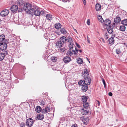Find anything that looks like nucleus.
Returning <instances> with one entry per match:
<instances>
[{"label":"nucleus","instance_id":"obj_29","mask_svg":"<svg viewBox=\"0 0 127 127\" xmlns=\"http://www.w3.org/2000/svg\"><path fill=\"white\" fill-rule=\"evenodd\" d=\"M121 23L122 24L127 26V19H125L122 21Z\"/></svg>","mask_w":127,"mask_h":127},{"label":"nucleus","instance_id":"obj_13","mask_svg":"<svg viewBox=\"0 0 127 127\" xmlns=\"http://www.w3.org/2000/svg\"><path fill=\"white\" fill-rule=\"evenodd\" d=\"M33 13L35 16H39L40 14V11L38 9L35 10L34 9Z\"/></svg>","mask_w":127,"mask_h":127},{"label":"nucleus","instance_id":"obj_38","mask_svg":"<svg viewBox=\"0 0 127 127\" xmlns=\"http://www.w3.org/2000/svg\"><path fill=\"white\" fill-rule=\"evenodd\" d=\"M42 112L43 113H45L48 112L45 108V109H42Z\"/></svg>","mask_w":127,"mask_h":127},{"label":"nucleus","instance_id":"obj_49","mask_svg":"<svg viewBox=\"0 0 127 127\" xmlns=\"http://www.w3.org/2000/svg\"><path fill=\"white\" fill-rule=\"evenodd\" d=\"M102 80L103 84H105V81L103 79H102Z\"/></svg>","mask_w":127,"mask_h":127},{"label":"nucleus","instance_id":"obj_40","mask_svg":"<svg viewBox=\"0 0 127 127\" xmlns=\"http://www.w3.org/2000/svg\"><path fill=\"white\" fill-rule=\"evenodd\" d=\"M48 112H49L50 111V108L47 107H45Z\"/></svg>","mask_w":127,"mask_h":127},{"label":"nucleus","instance_id":"obj_10","mask_svg":"<svg viewBox=\"0 0 127 127\" xmlns=\"http://www.w3.org/2000/svg\"><path fill=\"white\" fill-rule=\"evenodd\" d=\"M87 85H88L86 84L82 86V87L81 89L82 91L84 92H86L88 90V87Z\"/></svg>","mask_w":127,"mask_h":127},{"label":"nucleus","instance_id":"obj_5","mask_svg":"<svg viewBox=\"0 0 127 127\" xmlns=\"http://www.w3.org/2000/svg\"><path fill=\"white\" fill-rule=\"evenodd\" d=\"M9 10L5 9L2 11L0 13V15L2 17H5L7 16L9 13Z\"/></svg>","mask_w":127,"mask_h":127},{"label":"nucleus","instance_id":"obj_59","mask_svg":"<svg viewBox=\"0 0 127 127\" xmlns=\"http://www.w3.org/2000/svg\"><path fill=\"white\" fill-rule=\"evenodd\" d=\"M23 127V126H21V127Z\"/></svg>","mask_w":127,"mask_h":127},{"label":"nucleus","instance_id":"obj_52","mask_svg":"<svg viewBox=\"0 0 127 127\" xmlns=\"http://www.w3.org/2000/svg\"><path fill=\"white\" fill-rule=\"evenodd\" d=\"M97 101L98 102L97 104H98V105L99 106V105H100L99 102V101Z\"/></svg>","mask_w":127,"mask_h":127},{"label":"nucleus","instance_id":"obj_23","mask_svg":"<svg viewBox=\"0 0 127 127\" xmlns=\"http://www.w3.org/2000/svg\"><path fill=\"white\" fill-rule=\"evenodd\" d=\"M83 105L84 107V108H85V109H87V108L88 107L89 105L88 102H86L83 103Z\"/></svg>","mask_w":127,"mask_h":127},{"label":"nucleus","instance_id":"obj_24","mask_svg":"<svg viewBox=\"0 0 127 127\" xmlns=\"http://www.w3.org/2000/svg\"><path fill=\"white\" fill-rule=\"evenodd\" d=\"M77 62L79 64H82L83 63V60L81 58H78L77 59Z\"/></svg>","mask_w":127,"mask_h":127},{"label":"nucleus","instance_id":"obj_2","mask_svg":"<svg viewBox=\"0 0 127 127\" xmlns=\"http://www.w3.org/2000/svg\"><path fill=\"white\" fill-rule=\"evenodd\" d=\"M84 80H80L78 82L79 85L80 86H82L84 85V84H88V85L90 84L91 80L90 78H84Z\"/></svg>","mask_w":127,"mask_h":127},{"label":"nucleus","instance_id":"obj_18","mask_svg":"<svg viewBox=\"0 0 127 127\" xmlns=\"http://www.w3.org/2000/svg\"><path fill=\"white\" fill-rule=\"evenodd\" d=\"M63 44L62 43L60 42V41H58L56 43V46L58 48H60L62 46Z\"/></svg>","mask_w":127,"mask_h":127},{"label":"nucleus","instance_id":"obj_4","mask_svg":"<svg viewBox=\"0 0 127 127\" xmlns=\"http://www.w3.org/2000/svg\"><path fill=\"white\" fill-rule=\"evenodd\" d=\"M33 120L31 118H29L26 120V125L29 127H31L33 124Z\"/></svg>","mask_w":127,"mask_h":127},{"label":"nucleus","instance_id":"obj_58","mask_svg":"<svg viewBox=\"0 0 127 127\" xmlns=\"http://www.w3.org/2000/svg\"><path fill=\"white\" fill-rule=\"evenodd\" d=\"M88 61L90 63V61H89V60H88Z\"/></svg>","mask_w":127,"mask_h":127},{"label":"nucleus","instance_id":"obj_28","mask_svg":"<svg viewBox=\"0 0 127 127\" xmlns=\"http://www.w3.org/2000/svg\"><path fill=\"white\" fill-rule=\"evenodd\" d=\"M5 35L2 34L0 35V41H1L4 40L5 39Z\"/></svg>","mask_w":127,"mask_h":127},{"label":"nucleus","instance_id":"obj_20","mask_svg":"<svg viewBox=\"0 0 127 127\" xmlns=\"http://www.w3.org/2000/svg\"><path fill=\"white\" fill-rule=\"evenodd\" d=\"M41 107L39 106H37L35 108V111L37 113H39L41 110Z\"/></svg>","mask_w":127,"mask_h":127},{"label":"nucleus","instance_id":"obj_12","mask_svg":"<svg viewBox=\"0 0 127 127\" xmlns=\"http://www.w3.org/2000/svg\"><path fill=\"white\" fill-rule=\"evenodd\" d=\"M111 23V20L109 19H106L104 21V24L106 26H108Z\"/></svg>","mask_w":127,"mask_h":127},{"label":"nucleus","instance_id":"obj_6","mask_svg":"<svg viewBox=\"0 0 127 127\" xmlns=\"http://www.w3.org/2000/svg\"><path fill=\"white\" fill-rule=\"evenodd\" d=\"M83 76L84 78H90L89 77V74L88 71L86 69H85L84 70V72H83Z\"/></svg>","mask_w":127,"mask_h":127},{"label":"nucleus","instance_id":"obj_14","mask_svg":"<svg viewBox=\"0 0 127 127\" xmlns=\"http://www.w3.org/2000/svg\"><path fill=\"white\" fill-rule=\"evenodd\" d=\"M63 60L65 63H66L69 62L71 60L70 57H66L64 58Z\"/></svg>","mask_w":127,"mask_h":127},{"label":"nucleus","instance_id":"obj_17","mask_svg":"<svg viewBox=\"0 0 127 127\" xmlns=\"http://www.w3.org/2000/svg\"><path fill=\"white\" fill-rule=\"evenodd\" d=\"M121 21V18L119 17H117L114 19V22L116 23H118L120 22Z\"/></svg>","mask_w":127,"mask_h":127},{"label":"nucleus","instance_id":"obj_33","mask_svg":"<svg viewBox=\"0 0 127 127\" xmlns=\"http://www.w3.org/2000/svg\"><path fill=\"white\" fill-rule=\"evenodd\" d=\"M51 59L52 62H56L57 60V58L54 57H52Z\"/></svg>","mask_w":127,"mask_h":127},{"label":"nucleus","instance_id":"obj_43","mask_svg":"<svg viewBox=\"0 0 127 127\" xmlns=\"http://www.w3.org/2000/svg\"><path fill=\"white\" fill-rule=\"evenodd\" d=\"M87 24L88 25L90 24V19H88L87 21Z\"/></svg>","mask_w":127,"mask_h":127},{"label":"nucleus","instance_id":"obj_25","mask_svg":"<svg viewBox=\"0 0 127 127\" xmlns=\"http://www.w3.org/2000/svg\"><path fill=\"white\" fill-rule=\"evenodd\" d=\"M60 31L61 33L63 34H66L67 32V31L66 30H65L64 28L63 27L61 29Z\"/></svg>","mask_w":127,"mask_h":127},{"label":"nucleus","instance_id":"obj_19","mask_svg":"<svg viewBox=\"0 0 127 127\" xmlns=\"http://www.w3.org/2000/svg\"><path fill=\"white\" fill-rule=\"evenodd\" d=\"M81 113L83 115H86L88 113V111L87 109H85V108H83L81 111Z\"/></svg>","mask_w":127,"mask_h":127},{"label":"nucleus","instance_id":"obj_11","mask_svg":"<svg viewBox=\"0 0 127 127\" xmlns=\"http://www.w3.org/2000/svg\"><path fill=\"white\" fill-rule=\"evenodd\" d=\"M107 31L109 33L113 34L114 32L113 29L111 26H109L108 28L107 29Z\"/></svg>","mask_w":127,"mask_h":127},{"label":"nucleus","instance_id":"obj_47","mask_svg":"<svg viewBox=\"0 0 127 127\" xmlns=\"http://www.w3.org/2000/svg\"><path fill=\"white\" fill-rule=\"evenodd\" d=\"M83 4L84 5L86 4V2L85 0H82Z\"/></svg>","mask_w":127,"mask_h":127},{"label":"nucleus","instance_id":"obj_7","mask_svg":"<svg viewBox=\"0 0 127 127\" xmlns=\"http://www.w3.org/2000/svg\"><path fill=\"white\" fill-rule=\"evenodd\" d=\"M7 44H3V43H0V50L2 51L4 50L7 48Z\"/></svg>","mask_w":127,"mask_h":127},{"label":"nucleus","instance_id":"obj_3","mask_svg":"<svg viewBox=\"0 0 127 127\" xmlns=\"http://www.w3.org/2000/svg\"><path fill=\"white\" fill-rule=\"evenodd\" d=\"M79 50L77 49L76 47H75V50H70L69 49L68 51L67 52V54L68 56H71L72 55L73 52L74 53V54L76 55H77L78 53Z\"/></svg>","mask_w":127,"mask_h":127},{"label":"nucleus","instance_id":"obj_30","mask_svg":"<svg viewBox=\"0 0 127 127\" xmlns=\"http://www.w3.org/2000/svg\"><path fill=\"white\" fill-rule=\"evenodd\" d=\"M66 41L68 42L69 44L73 43L72 38L71 37L68 38L67 39Z\"/></svg>","mask_w":127,"mask_h":127},{"label":"nucleus","instance_id":"obj_46","mask_svg":"<svg viewBox=\"0 0 127 127\" xmlns=\"http://www.w3.org/2000/svg\"><path fill=\"white\" fill-rule=\"evenodd\" d=\"M76 46H77V47H78L79 48H80L81 47H80V46L79 45V44H78V43H76Z\"/></svg>","mask_w":127,"mask_h":127},{"label":"nucleus","instance_id":"obj_55","mask_svg":"<svg viewBox=\"0 0 127 127\" xmlns=\"http://www.w3.org/2000/svg\"><path fill=\"white\" fill-rule=\"evenodd\" d=\"M79 52L80 53H81L82 52V51L81 50H79Z\"/></svg>","mask_w":127,"mask_h":127},{"label":"nucleus","instance_id":"obj_35","mask_svg":"<svg viewBox=\"0 0 127 127\" xmlns=\"http://www.w3.org/2000/svg\"><path fill=\"white\" fill-rule=\"evenodd\" d=\"M74 45V44L73 43L69 44V49L70 50H72L73 48V46Z\"/></svg>","mask_w":127,"mask_h":127},{"label":"nucleus","instance_id":"obj_34","mask_svg":"<svg viewBox=\"0 0 127 127\" xmlns=\"http://www.w3.org/2000/svg\"><path fill=\"white\" fill-rule=\"evenodd\" d=\"M82 99L83 103L86 102L87 100V98L86 96H83L82 97Z\"/></svg>","mask_w":127,"mask_h":127},{"label":"nucleus","instance_id":"obj_45","mask_svg":"<svg viewBox=\"0 0 127 127\" xmlns=\"http://www.w3.org/2000/svg\"><path fill=\"white\" fill-rule=\"evenodd\" d=\"M71 127H77V125L76 124H74Z\"/></svg>","mask_w":127,"mask_h":127},{"label":"nucleus","instance_id":"obj_36","mask_svg":"<svg viewBox=\"0 0 127 127\" xmlns=\"http://www.w3.org/2000/svg\"><path fill=\"white\" fill-rule=\"evenodd\" d=\"M18 3L20 6H21L23 5V1L22 0H19L18 1Z\"/></svg>","mask_w":127,"mask_h":127},{"label":"nucleus","instance_id":"obj_42","mask_svg":"<svg viewBox=\"0 0 127 127\" xmlns=\"http://www.w3.org/2000/svg\"><path fill=\"white\" fill-rule=\"evenodd\" d=\"M40 103L42 105H44L45 104V102L44 101H41Z\"/></svg>","mask_w":127,"mask_h":127},{"label":"nucleus","instance_id":"obj_27","mask_svg":"<svg viewBox=\"0 0 127 127\" xmlns=\"http://www.w3.org/2000/svg\"><path fill=\"white\" fill-rule=\"evenodd\" d=\"M98 19L99 21L101 23H103L104 22V20L102 18V16L100 15H98Z\"/></svg>","mask_w":127,"mask_h":127},{"label":"nucleus","instance_id":"obj_51","mask_svg":"<svg viewBox=\"0 0 127 127\" xmlns=\"http://www.w3.org/2000/svg\"><path fill=\"white\" fill-rule=\"evenodd\" d=\"M104 84V87L105 88V89H106V83L105 84Z\"/></svg>","mask_w":127,"mask_h":127},{"label":"nucleus","instance_id":"obj_41","mask_svg":"<svg viewBox=\"0 0 127 127\" xmlns=\"http://www.w3.org/2000/svg\"><path fill=\"white\" fill-rule=\"evenodd\" d=\"M100 40L101 41L103 42L104 43L105 42V41L104 40V39L103 38H101L100 39Z\"/></svg>","mask_w":127,"mask_h":127},{"label":"nucleus","instance_id":"obj_22","mask_svg":"<svg viewBox=\"0 0 127 127\" xmlns=\"http://www.w3.org/2000/svg\"><path fill=\"white\" fill-rule=\"evenodd\" d=\"M109 43L111 44H113L114 42V40L113 38L112 37L110 38L108 40Z\"/></svg>","mask_w":127,"mask_h":127},{"label":"nucleus","instance_id":"obj_21","mask_svg":"<svg viewBox=\"0 0 127 127\" xmlns=\"http://www.w3.org/2000/svg\"><path fill=\"white\" fill-rule=\"evenodd\" d=\"M55 28L57 29H59L61 27L62 25L60 23L56 24L55 25Z\"/></svg>","mask_w":127,"mask_h":127},{"label":"nucleus","instance_id":"obj_16","mask_svg":"<svg viewBox=\"0 0 127 127\" xmlns=\"http://www.w3.org/2000/svg\"><path fill=\"white\" fill-rule=\"evenodd\" d=\"M95 8L96 11H99L101 9V6L99 4H96L95 6Z\"/></svg>","mask_w":127,"mask_h":127},{"label":"nucleus","instance_id":"obj_9","mask_svg":"<svg viewBox=\"0 0 127 127\" xmlns=\"http://www.w3.org/2000/svg\"><path fill=\"white\" fill-rule=\"evenodd\" d=\"M60 42L63 44L66 41L67 39L65 37L63 36L60 38Z\"/></svg>","mask_w":127,"mask_h":127},{"label":"nucleus","instance_id":"obj_54","mask_svg":"<svg viewBox=\"0 0 127 127\" xmlns=\"http://www.w3.org/2000/svg\"><path fill=\"white\" fill-rule=\"evenodd\" d=\"M87 41L88 43H90V40L88 39L87 40Z\"/></svg>","mask_w":127,"mask_h":127},{"label":"nucleus","instance_id":"obj_15","mask_svg":"<svg viewBox=\"0 0 127 127\" xmlns=\"http://www.w3.org/2000/svg\"><path fill=\"white\" fill-rule=\"evenodd\" d=\"M44 118V115L41 114H40L38 115L37 117V118L39 120H42Z\"/></svg>","mask_w":127,"mask_h":127},{"label":"nucleus","instance_id":"obj_31","mask_svg":"<svg viewBox=\"0 0 127 127\" xmlns=\"http://www.w3.org/2000/svg\"><path fill=\"white\" fill-rule=\"evenodd\" d=\"M46 18L49 20H51L52 19V16L50 14H47L46 16Z\"/></svg>","mask_w":127,"mask_h":127},{"label":"nucleus","instance_id":"obj_39","mask_svg":"<svg viewBox=\"0 0 127 127\" xmlns=\"http://www.w3.org/2000/svg\"><path fill=\"white\" fill-rule=\"evenodd\" d=\"M116 53L119 54L121 53L120 50L119 49H117L116 50Z\"/></svg>","mask_w":127,"mask_h":127},{"label":"nucleus","instance_id":"obj_8","mask_svg":"<svg viewBox=\"0 0 127 127\" xmlns=\"http://www.w3.org/2000/svg\"><path fill=\"white\" fill-rule=\"evenodd\" d=\"M18 9V7L17 5H13L10 8V10L13 12H14Z\"/></svg>","mask_w":127,"mask_h":127},{"label":"nucleus","instance_id":"obj_1","mask_svg":"<svg viewBox=\"0 0 127 127\" xmlns=\"http://www.w3.org/2000/svg\"><path fill=\"white\" fill-rule=\"evenodd\" d=\"M32 5L29 3H26L24 5L23 9L27 13L32 14L34 9L32 8Z\"/></svg>","mask_w":127,"mask_h":127},{"label":"nucleus","instance_id":"obj_26","mask_svg":"<svg viewBox=\"0 0 127 127\" xmlns=\"http://www.w3.org/2000/svg\"><path fill=\"white\" fill-rule=\"evenodd\" d=\"M120 30L122 32H124L125 30L126 27L125 26H121L119 28Z\"/></svg>","mask_w":127,"mask_h":127},{"label":"nucleus","instance_id":"obj_37","mask_svg":"<svg viewBox=\"0 0 127 127\" xmlns=\"http://www.w3.org/2000/svg\"><path fill=\"white\" fill-rule=\"evenodd\" d=\"M105 38L106 39H108L109 37V34H108L107 33H106L104 35Z\"/></svg>","mask_w":127,"mask_h":127},{"label":"nucleus","instance_id":"obj_53","mask_svg":"<svg viewBox=\"0 0 127 127\" xmlns=\"http://www.w3.org/2000/svg\"><path fill=\"white\" fill-rule=\"evenodd\" d=\"M8 51H6L4 53V54L6 53V54H7L8 53Z\"/></svg>","mask_w":127,"mask_h":127},{"label":"nucleus","instance_id":"obj_32","mask_svg":"<svg viewBox=\"0 0 127 127\" xmlns=\"http://www.w3.org/2000/svg\"><path fill=\"white\" fill-rule=\"evenodd\" d=\"M4 57V55L3 53H0V61L2 60Z\"/></svg>","mask_w":127,"mask_h":127},{"label":"nucleus","instance_id":"obj_56","mask_svg":"<svg viewBox=\"0 0 127 127\" xmlns=\"http://www.w3.org/2000/svg\"><path fill=\"white\" fill-rule=\"evenodd\" d=\"M74 31L77 33V30L75 29H74Z\"/></svg>","mask_w":127,"mask_h":127},{"label":"nucleus","instance_id":"obj_50","mask_svg":"<svg viewBox=\"0 0 127 127\" xmlns=\"http://www.w3.org/2000/svg\"><path fill=\"white\" fill-rule=\"evenodd\" d=\"M61 51L62 52H64L65 49L64 48H63L62 49H61Z\"/></svg>","mask_w":127,"mask_h":127},{"label":"nucleus","instance_id":"obj_48","mask_svg":"<svg viewBox=\"0 0 127 127\" xmlns=\"http://www.w3.org/2000/svg\"><path fill=\"white\" fill-rule=\"evenodd\" d=\"M108 95L109 96H111L112 95V94L111 92H109L108 93Z\"/></svg>","mask_w":127,"mask_h":127},{"label":"nucleus","instance_id":"obj_57","mask_svg":"<svg viewBox=\"0 0 127 127\" xmlns=\"http://www.w3.org/2000/svg\"><path fill=\"white\" fill-rule=\"evenodd\" d=\"M87 58V60L88 61V60H89V59L87 58Z\"/></svg>","mask_w":127,"mask_h":127},{"label":"nucleus","instance_id":"obj_44","mask_svg":"<svg viewBox=\"0 0 127 127\" xmlns=\"http://www.w3.org/2000/svg\"><path fill=\"white\" fill-rule=\"evenodd\" d=\"M40 14L42 15H44V11L43 10H41V11H40Z\"/></svg>","mask_w":127,"mask_h":127}]
</instances>
